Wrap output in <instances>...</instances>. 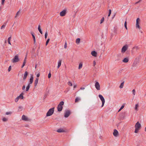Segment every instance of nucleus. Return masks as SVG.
Segmentation results:
<instances>
[{
	"instance_id": "48",
	"label": "nucleus",
	"mask_w": 146,
	"mask_h": 146,
	"mask_svg": "<svg viewBox=\"0 0 146 146\" xmlns=\"http://www.w3.org/2000/svg\"><path fill=\"white\" fill-rule=\"evenodd\" d=\"M141 0H139V1H137V2H136V3H135V4H137V3H139V2H140L141 1Z\"/></svg>"
},
{
	"instance_id": "8",
	"label": "nucleus",
	"mask_w": 146,
	"mask_h": 146,
	"mask_svg": "<svg viewBox=\"0 0 146 146\" xmlns=\"http://www.w3.org/2000/svg\"><path fill=\"white\" fill-rule=\"evenodd\" d=\"M95 86L97 90H100V85L98 82L97 81H96Z\"/></svg>"
},
{
	"instance_id": "14",
	"label": "nucleus",
	"mask_w": 146,
	"mask_h": 146,
	"mask_svg": "<svg viewBox=\"0 0 146 146\" xmlns=\"http://www.w3.org/2000/svg\"><path fill=\"white\" fill-rule=\"evenodd\" d=\"M118 132L117 131L116 129H115L113 132V135L115 137H117L118 135Z\"/></svg>"
},
{
	"instance_id": "28",
	"label": "nucleus",
	"mask_w": 146,
	"mask_h": 146,
	"mask_svg": "<svg viewBox=\"0 0 146 146\" xmlns=\"http://www.w3.org/2000/svg\"><path fill=\"white\" fill-rule=\"evenodd\" d=\"M80 98H78V97H77L76 99H75V102H78V101L80 100Z\"/></svg>"
},
{
	"instance_id": "33",
	"label": "nucleus",
	"mask_w": 146,
	"mask_h": 146,
	"mask_svg": "<svg viewBox=\"0 0 146 146\" xmlns=\"http://www.w3.org/2000/svg\"><path fill=\"white\" fill-rule=\"evenodd\" d=\"M111 9H109V13H108V17H110V15L111 14Z\"/></svg>"
},
{
	"instance_id": "4",
	"label": "nucleus",
	"mask_w": 146,
	"mask_h": 146,
	"mask_svg": "<svg viewBox=\"0 0 146 146\" xmlns=\"http://www.w3.org/2000/svg\"><path fill=\"white\" fill-rule=\"evenodd\" d=\"M19 55L17 54L14 56V58L12 60V62L14 63L19 62Z\"/></svg>"
},
{
	"instance_id": "36",
	"label": "nucleus",
	"mask_w": 146,
	"mask_h": 146,
	"mask_svg": "<svg viewBox=\"0 0 146 146\" xmlns=\"http://www.w3.org/2000/svg\"><path fill=\"white\" fill-rule=\"evenodd\" d=\"M68 84L70 86H72V84L70 82H68Z\"/></svg>"
},
{
	"instance_id": "50",
	"label": "nucleus",
	"mask_w": 146,
	"mask_h": 146,
	"mask_svg": "<svg viewBox=\"0 0 146 146\" xmlns=\"http://www.w3.org/2000/svg\"><path fill=\"white\" fill-rule=\"evenodd\" d=\"M11 38V36H10V37H9L8 39V41H10Z\"/></svg>"
},
{
	"instance_id": "63",
	"label": "nucleus",
	"mask_w": 146,
	"mask_h": 146,
	"mask_svg": "<svg viewBox=\"0 0 146 146\" xmlns=\"http://www.w3.org/2000/svg\"><path fill=\"white\" fill-rule=\"evenodd\" d=\"M140 31L141 32V33H143L142 31L141 30H140Z\"/></svg>"
},
{
	"instance_id": "55",
	"label": "nucleus",
	"mask_w": 146,
	"mask_h": 146,
	"mask_svg": "<svg viewBox=\"0 0 146 146\" xmlns=\"http://www.w3.org/2000/svg\"><path fill=\"white\" fill-rule=\"evenodd\" d=\"M93 64L94 66L96 64V62L95 61H94L93 62Z\"/></svg>"
},
{
	"instance_id": "44",
	"label": "nucleus",
	"mask_w": 146,
	"mask_h": 146,
	"mask_svg": "<svg viewBox=\"0 0 146 146\" xmlns=\"http://www.w3.org/2000/svg\"><path fill=\"white\" fill-rule=\"evenodd\" d=\"M67 43H66V42L65 43V44H64V48H67Z\"/></svg>"
},
{
	"instance_id": "25",
	"label": "nucleus",
	"mask_w": 146,
	"mask_h": 146,
	"mask_svg": "<svg viewBox=\"0 0 146 146\" xmlns=\"http://www.w3.org/2000/svg\"><path fill=\"white\" fill-rule=\"evenodd\" d=\"M30 87V85L29 84H28V86H27L26 88V91H28L29 89V88Z\"/></svg>"
},
{
	"instance_id": "52",
	"label": "nucleus",
	"mask_w": 146,
	"mask_h": 146,
	"mask_svg": "<svg viewBox=\"0 0 146 146\" xmlns=\"http://www.w3.org/2000/svg\"><path fill=\"white\" fill-rule=\"evenodd\" d=\"M27 54L26 55V57H25V58L24 59V60L23 62H26V58H27Z\"/></svg>"
},
{
	"instance_id": "18",
	"label": "nucleus",
	"mask_w": 146,
	"mask_h": 146,
	"mask_svg": "<svg viewBox=\"0 0 146 146\" xmlns=\"http://www.w3.org/2000/svg\"><path fill=\"white\" fill-rule=\"evenodd\" d=\"M24 95V94L23 93H22L20 95L17 97L18 98H19V99H22L23 98V95Z\"/></svg>"
},
{
	"instance_id": "34",
	"label": "nucleus",
	"mask_w": 146,
	"mask_h": 146,
	"mask_svg": "<svg viewBox=\"0 0 146 146\" xmlns=\"http://www.w3.org/2000/svg\"><path fill=\"white\" fill-rule=\"evenodd\" d=\"M50 41V39L48 38L46 41V45L47 46L48 44L49 41Z\"/></svg>"
},
{
	"instance_id": "9",
	"label": "nucleus",
	"mask_w": 146,
	"mask_h": 146,
	"mask_svg": "<svg viewBox=\"0 0 146 146\" xmlns=\"http://www.w3.org/2000/svg\"><path fill=\"white\" fill-rule=\"evenodd\" d=\"M140 21L139 18H137L136 19V27L137 28H138L139 29H140V27L139 25V21Z\"/></svg>"
},
{
	"instance_id": "12",
	"label": "nucleus",
	"mask_w": 146,
	"mask_h": 146,
	"mask_svg": "<svg viewBox=\"0 0 146 146\" xmlns=\"http://www.w3.org/2000/svg\"><path fill=\"white\" fill-rule=\"evenodd\" d=\"M33 75H31V77L30 79V81L29 82V84L30 85L33 82Z\"/></svg>"
},
{
	"instance_id": "27",
	"label": "nucleus",
	"mask_w": 146,
	"mask_h": 146,
	"mask_svg": "<svg viewBox=\"0 0 146 146\" xmlns=\"http://www.w3.org/2000/svg\"><path fill=\"white\" fill-rule=\"evenodd\" d=\"M138 106H139L138 104H137L135 105V110L136 111L138 110Z\"/></svg>"
},
{
	"instance_id": "29",
	"label": "nucleus",
	"mask_w": 146,
	"mask_h": 146,
	"mask_svg": "<svg viewBox=\"0 0 146 146\" xmlns=\"http://www.w3.org/2000/svg\"><path fill=\"white\" fill-rule=\"evenodd\" d=\"M2 120L4 122H6L8 120V119L5 117H4L3 118Z\"/></svg>"
},
{
	"instance_id": "51",
	"label": "nucleus",
	"mask_w": 146,
	"mask_h": 146,
	"mask_svg": "<svg viewBox=\"0 0 146 146\" xmlns=\"http://www.w3.org/2000/svg\"><path fill=\"white\" fill-rule=\"evenodd\" d=\"M124 106L123 105H122V106H121V107L120 108H121V109L122 110L123 109V108H124Z\"/></svg>"
},
{
	"instance_id": "26",
	"label": "nucleus",
	"mask_w": 146,
	"mask_h": 146,
	"mask_svg": "<svg viewBox=\"0 0 146 146\" xmlns=\"http://www.w3.org/2000/svg\"><path fill=\"white\" fill-rule=\"evenodd\" d=\"M82 66V63H80L79 64L78 69H81Z\"/></svg>"
},
{
	"instance_id": "49",
	"label": "nucleus",
	"mask_w": 146,
	"mask_h": 146,
	"mask_svg": "<svg viewBox=\"0 0 146 146\" xmlns=\"http://www.w3.org/2000/svg\"><path fill=\"white\" fill-rule=\"evenodd\" d=\"M33 41H34V44H35V43H36V39H35V38H33Z\"/></svg>"
},
{
	"instance_id": "58",
	"label": "nucleus",
	"mask_w": 146,
	"mask_h": 146,
	"mask_svg": "<svg viewBox=\"0 0 146 146\" xmlns=\"http://www.w3.org/2000/svg\"><path fill=\"white\" fill-rule=\"evenodd\" d=\"M25 66V65L23 64V65H22V66H21V68H23V67Z\"/></svg>"
},
{
	"instance_id": "13",
	"label": "nucleus",
	"mask_w": 146,
	"mask_h": 146,
	"mask_svg": "<svg viewBox=\"0 0 146 146\" xmlns=\"http://www.w3.org/2000/svg\"><path fill=\"white\" fill-rule=\"evenodd\" d=\"M28 74V72L27 71H26L25 72L24 76L23 78V80H25L27 78V76Z\"/></svg>"
},
{
	"instance_id": "35",
	"label": "nucleus",
	"mask_w": 146,
	"mask_h": 146,
	"mask_svg": "<svg viewBox=\"0 0 146 146\" xmlns=\"http://www.w3.org/2000/svg\"><path fill=\"white\" fill-rule=\"evenodd\" d=\"M20 13V11H18L16 13V15L15 16V18H16L17 16L19 15V14Z\"/></svg>"
},
{
	"instance_id": "32",
	"label": "nucleus",
	"mask_w": 146,
	"mask_h": 146,
	"mask_svg": "<svg viewBox=\"0 0 146 146\" xmlns=\"http://www.w3.org/2000/svg\"><path fill=\"white\" fill-rule=\"evenodd\" d=\"M31 34L33 38H35V36L34 35V34L33 32H31Z\"/></svg>"
},
{
	"instance_id": "22",
	"label": "nucleus",
	"mask_w": 146,
	"mask_h": 146,
	"mask_svg": "<svg viewBox=\"0 0 146 146\" xmlns=\"http://www.w3.org/2000/svg\"><path fill=\"white\" fill-rule=\"evenodd\" d=\"M137 61H135L134 62L132 66L133 67H135L137 66Z\"/></svg>"
},
{
	"instance_id": "54",
	"label": "nucleus",
	"mask_w": 146,
	"mask_h": 146,
	"mask_svg": "<svg viewBox=\"0 0 146 146\" xmlns=\"http://www.w3.org/2000/svg\"><path fill=\"white\" fill-rule=\"evenodd\" d=\"M84 89L85 88L84 87H81L80 88V89L82 90H84Z\"/></svg>"
},
{
	"instance_id": "11",
	"label": "nucleus",
	"mask_w": 146,
	"mask_h": 146,
	"mask_svg": "<svg viewBox=\"0 0 146 146\" xmlns=\"http://www.w3.org/2000/svg\"><path fill=\"white\" fill-rule=\"evenodd\" d=\"M22 119L23 120L25 121H28L29 120L27 117L24 115H22Z\"/></svg>"
},
{
	"instance_id": "45",
	"label": "nucleus",
	"mask_w": 146,
	"mask_h": 146,
	"mask_svg": "<svg viewBox=\"0 0 146 146\" xmlns=\"http://www.w3.org/2000/svg\"><path fill=\"white\" fill-rule=\"evenodd\" d=\"M11 114V112H6V114L7 115L10 114Z\"/></svg>"
},
{
	"instance_id": "6",
	"label": "nucleus",
	"mask_w": 146,
	"mask_h": 146,
	"mask_svg": "<svg viewBox=\"0 0 146 146\" xmlns=\"http://www.w3.org/2000/svg\"><path fill=\"white\" fill-rule=\"evenodd\" d=\"M71 114V112L70 110H66L64 113V117L66 118L68 117Z\"/></svg>"
},
{
	"instance_id": "16",
	"label": "nucleus",
	"mask_w": 146,
	"mask_h": 146,
	"mask_svg": "<svg viewBox=\"0 0 146 146\" xmlns=\"http://www.w3.org/2000/svg\"><path fill=\"white\" fill-rule=\"evenodd\" d=\"M129 59L128 57L125 58L122 60V62L125 63H127L128 62Z\"/></svg>"
},
{
	"instance_id": "53",
	"label": "nucleus",
	"mask_w": 146,
	"mask_h": 146,
	"mask_svg": "<svg viewBox=\"0 0 146 146\" xmlns=\"http://www.w3.org/2000/svg\"><path fill=\"white\" fill-rule=\"evenodd\" d=\"M40 76V74L39 73L37 74L36 75V76L38 78V77H39Z\"/></svg>"
},
{
	"instance_id": "17",
	"label": "nucleus",
	"mask_w": 146,
	"mask_h": 146,
	"mask_svg": "<svg viewBox=\"0 0 146 146\" xmlns=\"http://www.w3.org/2000/svg\"><path fill=\"white\" fill-rule=\"evenodd\" d=\"M57 131L58 133H62V132H65V131L63 129L61 128H60L59 129H58Z\"/></svg>"
},
{
	"instance_id": "30",
	"label": "nucleus",
	"mask_w": 146,
	"mask_h": 146,
	"mask_svg": "<svg viewBox=\"0 0 146 146\" xmlns=\"http://www.w3.org/2000/svg\"><path fill=\"white\" fill-rule=\"evenodd\" d=\"M127 21H125V23H124V26H125V28L126 29H127Z\"/></svg>"
},
{
	"instance_id": "1",
	"label": "nucleus",
	"mask_w": 146,
	"mask_h": 146,
	"mask_svg": "<svg viewBox=\"0 0 146 146\" xmlns=\"http://www.w3.org/2000/svg\"><path fill=\"white\" fill-rule=\"evenodd\" d=\"M141 124L139 123V121L137 122L135 126V133H137L141 129Z\"/></svg>"
},
{
	"instance_id": "3",
	"label": "nucleus",
	"mask_w": 146,
	"mask_h": 146,
	"mask_svg": "<svg viewBox=\"0 0 146 146\" xmlns=\"http://www.w3.org/2000/svg\"><path fill=\"white\" fill-rule=\"evenodd\" d=\"M64 102L63 101H61L58 104V106L57 110L58 111L60 112L61 111L62 109V106L64 104Z\"/></svg>"
},
{
	"instance_id": "62",
	"label": "nucleus",
	"mask_w": 146,
	"mask_h": 146,
	"mask_svg": "<svg viewBox=\"0 0 146 146\" xmlns=\"http://www.w3.org/2000/svg\"><path fill=\"white\" fill-rule=\"evenodd\" d=\"M37 66V64H36V65H35V68H36Z\"/></svg>"
},
{
	"instance_id": "7",
	"label": "nucleus",
	"mask_w": 146,
	"mask_h": 146,
	"mask_svg": "<svg viewBox=\"0 0 146 146\" xmlns=\"http://www.w3.org/2000/svg\"><path fill=\"white\" fill-rule=\"evenodd\" d=\"M128 46L127 44L124 46L122 48L121 52L122 53H124L128 49Z\"/></svg>"
},
{
	"instance_id": "42",
	"label": "nucleus",
	"mask_w": 146,
	"mask_h": 146,
	"mask_svg": "<svg viewBox=\"0 0 146 146\" xmlns=\"http://www.w3.org/2000/svg\"><path fill=\"white\" fill-rule=\"evenodd\" d=\"M132 92H133V94L134 95H135V89H133L132 90Z\"/></svg>"
},
{
	"instance_id": "60",
	"label": "nucleus",
	"mask_w": 146,
	"mask_h": 146,
	"mask_svg": "<svg viewBox=\"0 0 146 146\" xmlns=\"http://www.w3.org/2000/svg\"><path fill=\"white\" fill-rule=\"evenodd\" d=\"M25 63H26V62H23V64L24 65H25Z\"/></svg>"
},
{
	"instance_id": "10",
	"label": "nucleus",
	"mask_w": 146,
	"mask_h": 146,
	"mask_svg": "<svg viewBox=\"0 0 146 146\" xmlns=\"http://www.w3.org/2000/svg\"><path fill=\"white\" fill-rule=\"evenodd\" d=\"M66 10L64 9L61 11L60 13V16H65L66 13Z\"/></svg>"
},
{
	"instance_id": "46",
	"label": "nucleus",
	"mask_w": 146,
	"mask_h": 146,
	"mask_svg": "<svg viewBox=\"0 0 146 146\" xmlns=\"http://www.w3.org/2000/svg\"><path fill=\"white\" fill-rule=\"evenodd\" d=\"M133 48L136 49V50L138 49H139L138 47L137 46H136L134 47Z\"/></svg>"
},
{
	"instance_id": "41",
	"label": "nucleus",
	"mask_w": 146,
	"mask_h": 146,
	"mask_svg": "<svg viewBox=\"0 0 146 146\" xmlns=\"http://www.w3.org/2000/svg\"><path fill=\"white\" fill-rule=\"evenodd\" d=\"M11 70V66H10L8 68V71L9 72H10V70Z\"/></svg>"
},
{
	"instance_id": "15",
	"label": "nucleus",
	"mask_w": 146,
	"mask_h": 146,
	"mask_svg": "<svg viewBox=\"0 0 146 146\" xmlns=\"http://www.w3.org/2000/svg\"><path fill=\"white\" fill-rule=\"evenodd\" d=\"M91 54L93 56L96 57L97 55V53L95 51H93L91 52Z\"/></svg>"
},
{
	"instance_id": "21",
	"label": "nucleus",
	"mask_w": 146,
	"mask_h": 146,
	"mask_svg": "<svg viewBox=\"0 0 146 146\" xmlns=\"http://www.w3.org/2000/svg\"><path fill=\"white\" fill-rule=\"evenodd\" d=\"M62 60H59L58 62V66L57 68H59L61 64Z\"/></svg>"
},
{
	"instance_id": "19",
	"label": "nucleus",
	"mask_w": 146,
	"mask_h": 146,
	"mask_svg": "<svg viewBox=\"0 0 146 146\" xmlns=\"http://www.w3.org/2000/svg\"><path fill=\"white\" fill-rule=\"evenodd\" d=\"M38 78H36L34 83V86L35 87L37 85V84L38 83Z\"/></svg>"
},
{
	"instance_id": "64",
	"label": "nucleus",
	"mask_w": 146,
	"mask_h": 146,
	"mask_svg": "<svg viewBox=\"0 0 146 146\" xmlns=\"http://www.w3.org/2000/svg\"><path fill=\"white\" fill-rule=\"evenodd\" d=\"M145 131H146V127H145Z\"/></svg>"
},
{
	"instance_id": "43",
	"label": "nucleus",
	"mask_w": 146,
	"mask_h": 146,
	"mask_svg": "<svg viewBox=\"0 0 146 146\" xmlns=\"http://www.w3.org/2000/svg\"><path fill=\"white\" fill-rule=\"evenodd\" d=\"M5 1V0H1V4L2 5H3L4 4V2Z\"/></svg>"
},
{
	"instance_id": "37",
	"label": "nucleus",
	"mask_w": 146,
	"mask_h": 146,
	"mask_svg": "<svg viewBox=\"0 0 146 146\" xmlns=\"http://www.w3.org/2000/svg\"><path fill=\"white\" fill-rule=\"evenodd\" d=\"M47 31L46 32L45 34V39H46L47 37Z\"/></svg>"
},
{
	"instance_id": "38",
	"label": "nucleus",
	"mask_w": 146,
	"mask_h": 146,
	"mask_svg": "<svg viewBox=\"0 0 146 146\" xmlns=\"http://www.w3.org/2000/svg\"><path fill=\"white\" fill-rule=\"evenodd\" d=\"M19 98H18L17 97L15 99V102H17L18 101Z\"/></svg>"
},
{
	"instance_id": "2",
	"label": "nucleus",
	"mask_w": 146,
	"mask_h": 146,
	"mask_svg": "<svg viewBox=\"0 0 146 146\" xmlns=\"http://www.w3.org/2000/svg\"><path fill=\"white\" fill-rule=\"evenodd\" d=\"M54 107H53L52 108L50 109L46 114V116L48 117L54 113Z\"/></svg>"
},
{
	"instance_id": "24",
	"label": "nucleus",
	"mask_w": 146,
	"mask_h": 146,
	"mask_svg": "<svg viewBox=\"0 0 146 146\" xmlns=\"http://www.w3.org/2000/svg\"><path fill=\"white\" fill-rule=\"evenodd\" d=\"M124 83V82H123L122 83H121V84L119 86V88H123Z\"/></svg>"
},
{
	"instance_id": "39",
	"label": "nucleus",
	"mask_w": 146,
	"mask_h": 146,
	"mask_svg": "<svg viewBox=\"0 0 146 146\" xmlns=\"http://www.w3.org/2000/svg\"><path fill=\"white\" fill-rule=\"evenodd\" d=\"M5 25L4 24L1 27V29H2L3 28H5Z\"/></svg>"
},
{
	"instance_id": "20",
	"label": "nucleus",
	"mask_w": 146,
	"mask_h": 146,
	"mask_svg": "<svg viewBox=\"0 0 146 146\" xmlns=\"http://www.w3.org/2000/svg\"><path fill=\"white\" fill-rule=\"evenodd\" d=\"M38 30L39 31V32L41 34H42V30H41V29L40 26V24L38 26Z\"/></svg>"
},
{
	"instance_id": "5",
	"label": "nucleus",
	"mask_w": 146,
	"mask_h": 146,
	"mask_svg": "<svg viewBox=\"0 0 146 146\" xmlns=\"http://www.w3.org/2000/svg\"><path fill=\"white\" fill-rule=\"evenodd\" d=\"M98 96L100 98V99L101 101H102V104L101 107H102L104 106V105L105 103V100L104 98V97L102 96L101 95L99 94L98 95Z\"/></svg>"
},
{
	"instance_id": "57",
	"label": "nucleus",
	"mask_w": 146,
	"mask_h": 146,
	"mask_svg": "<svg viewBox=\"0 0 146 146\" xmlns=\"http://www.w3.org/2000/svg\"><path fill=\"white\" fill-rule=\"evenodd\" d=\"M8 43L9 44H10V45H11V42H10V41H8Z\"/></svg>"
},
{
	"instance_id": "59",
	"label": "nucleus",
	"mask_w": 146,
	"mask_h": 146,
	"mask_svg": "<svg viewBox=\"0 0 146 146\" xmlns=\"http://www.w3.org/2000/svg\"><path fill=\"white\" fill-rule=\"evenodd\" d=\"M76 85H75L74 86V88H75L76 87Z\"/></svg>"
},
{
	"instance_id": "56",
	"label": "nucleus",
	"mask_w": 146,
	"mask_h": 146,
	"mask_svg": "<svg viewBox=\"0 0 146 146\" xmlns=\"http://www.w3.org/2000/svg\"><path fill=\"white\" fill-rule=\"evenodd\" d=\"M19 109H22V107H21V106H19Z\"/></svg>"
},
{
	"instance_id": "61",
	"label": "nucleus",
	"mask_w": 146,
	"mask_h": 146,
	"mask_svg": "<svg viewBox=\"0 0 146 146\" xmlns=\"http://www.w3.org/2000/svg\"><path fill=\"white\" fill-rule=\"evenodd\" d=\"M121 110H122L121 109V108H120L119 110L118 111V112H119Z\"/></svg>"
},
{
	"instance_id": "23",
	"label": "nucleus",
	"mask_w": 146,
	"mask_h": 146,
	"mask_svg": "<svg viewBox=\"0 0 146 146\" xmlns=\"http://www.w3.org/2000/svg\"><path fill=\"white\" fill-rule=\"evenodd\" d=\"M80 38H77L76 40V42L77 44H78L80 43Z\"/></svg>"
},
{
	"instance_id": "40",
	"label": "nucleus",
	"mask_w": 146,
	"mask_h": 146,
	"mask_svg": "<svg viewBox=\"0 0 146 146\" xmlns=\"http://www.w3.org/2000/svg\"><path fill=\"white\" fill-rule=\"evenodd\" d=\"M51 77V74L50 72L48 75V78H50Z\"/></svg>"
},
{
	"instance_id": "47",
	"label": "nucleus",
	"mask_w": 146,
	"mask_h": 146,
	"mask_svg": "<svg viewBox=\"0 0 146 146\" xmlns=\"http://www.w3.org/2000/svg\"><path fill=\"white\" fill-rule=\"evenodd\" d=\"M25 85H24L22 87V90H24L25 89Z\"/></svg>"
},
{
	"instance_id": "31",
	"label": "nucleus",
	"mask_w": 146,
	"mask_h": 146,
	"mask_svg": "<svg viewBox=\"0 0 146 146\" xmlns=\"http://www.w3.org/2000/svg\"><path fill=\"white\" fill-rule=\"evenodd\" d=\"M104 17H102V19H101V21H100V24H102L103 22V21H104Z\"/></svg>"
}]
</instances>
